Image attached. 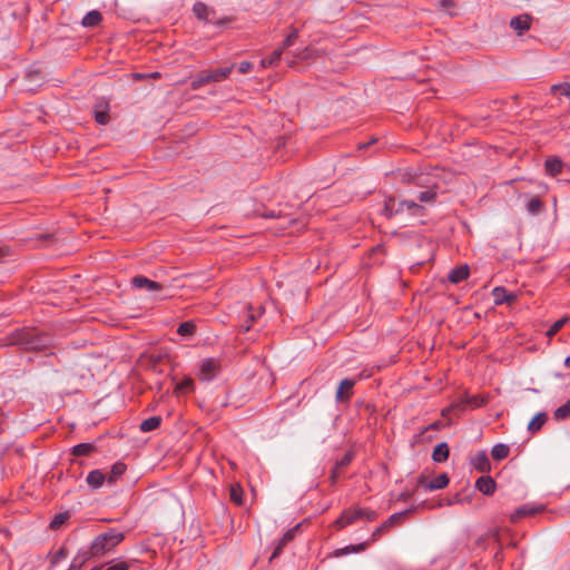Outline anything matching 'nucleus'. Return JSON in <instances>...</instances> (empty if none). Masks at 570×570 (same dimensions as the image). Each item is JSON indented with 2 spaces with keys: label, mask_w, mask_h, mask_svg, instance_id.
Wrapping results in <instances>:
<instances>
[{
  "label": "nucleus",
  "mask_w": 570,
  "mask_h": 570,
  "mask_svg": "<svg viewBox=\"0 0 570 570\" xmlns=\"http://www.w3.org/2000/svg\"><path fill=\"white\" fill-rule=\"evenodd\" d=\"M102 20V16L99 11L92 10L89 11L81 21V24L83 27H96L98 26Z\"/></svg>",
  "instance_id": "nucleus-27"
},
{
  "label": "nucleus",
  "mask_w": 570,
  "mask_h": 570,
  "mask_svg": "<svg viewBox=\"0 0 570 570\" xmlns=\"http://www.w3.org/2000/svg\"><path fill=\"white\" fill-rule=\"evenodd\" d=\"M92 570H98L97 568L92 569Z\"/></svg>",
  "instance_id": "nucleus-60"
},
{
  "label": "nucleus",
  "mask_w": 570,
  "mask_h": 570,
  "mask_svg": "<svg viewBox=\"0 0 570 570\" xmlns=\"http://www.w3.org/2000/svg\"><path fill=\"white\" fill-rule=\"evenodd\" d=\"M542 206V202L538 197H533L527 203V210L531 215H537L541 212Z\"/></svg>",
  "instance_id": "nucleus-38"
},
{
  "label": "nucleus",
  "mask_w": 570,
  "mask_h": 570,
  "mask_svg": "<svg viewBox=\"0 0 570 570\" xmlns=\"http://www.w3.org/2000/svg\"><path fill=\"white\" fill-rule=\"evenodd\" d=\"M222 371L220 360L215 357L204 358L199 363L198 377L204 382H209L215 379Z\"/></svg>",
  "instance_id": "nucleus-7"
},
{
  "label": "nucleus",
  "mask_w": 570,
  "mask_h": 570,
  "mask_svg": "<svg viewBox=\"0 0 570 570\" xmlns=\"http://www.w3.org/2000/svg\"><path fill=\"white\" fill-rule=\"evenodd\" d=\"M354 551V544H351V546H347L343 549H340L335 552L336 556H344V554H348V553H352Z\"/></svg>",
  "instance_id": "nucleus-51"
},
{
  "label": "nucleus",
  "mask_w": 570,
  "mask_h": 570,
  "mask_svg": "<svg viewBox=\"0 0 570 570\" xmlns=\"http://www.w3.org/2000/svg\"><path fill=\"white\" fill-rule=\"evenodd\" d=\"M235 65H230L228 67L213 69V70H202L196 77L193 79L190 87L193 90H198L203 86L210 82H222L229 77L234 69Z\"/></svg>",
  "instance_id": "nucleus-4"
},
{
  "label": "nucleus",
  "mask_w": 570,
  "mask_h": 570,
  "mask_svg": "<svg viewBox=\"0 0 570 570\" xmlns=\"http://www.w3.org/2000/svg\"><path fill=\"white\" fill-rule=\"evenodd\" d=\"M86 481L90 488L99 489L107 481V475L98 469L92 470L88 473Z\"/></svg>",
  "instance_id": "nucleus-19"
},
{
  "label": "nucleus",
  "mask_w": 570,
  "mask_h": 570,
  "mask_svg": "<svg viewBox=\"0 0 570 570\" xmlns=\"http://www.w3.org/2000/svg\"><path fill=\"white\" fill-rule=\"evenodd\" d=\"M469 275L470 271L468 265H460L450 271L448 279L453 284H459L462 281H465L469 277Z\"/></svg>",
  "instance_id": "nucleus-18"
},
{
  "label": "nucleus",
  "mask_w": 570,
  "mask_h": 570,
  "mask_svg": "<svg viewBox=\"0 0 570 570\" xmlns=\"http://www.w3.org/2000/svg\"><path fill=\"white\" fill-rule=\"evenodd\" d=\"M553 416L556 420H564L570 416V400L567 401L563 405L559 406Z\"/></svg>",
  "instance_id": "nucleus-39"
},
{
  "label": "nucleus",
  "mask_w": 570,
  "mask_h": 570,
  "mask_svg": "<svg viewBox=\"0 0 570 570\" xmlns=\"http://www.w3.org/2000/svg\"><path fill=\"white\" fill-rule=\"evenodd\" d=\"M67 556H68L67 549L65 547H61L57 552H55L52 554V557L50 559L51 566H56L59 561L67 558Z\"/></svg>",
  "instance_id": "nucleus-44"
},
{
  "label": "nucleus",
  "mask_w": 570,
  "mask_h": 570,
  "mask_svg": "<svg viewBox=\"0 0 570 570\" xmlns=\"http://www.w3.org/2000/svg\"><path fill=\"white\" fill-rule=\"evenodd\" d=\"M354 551V544H351V546H347L343 549H340L335 552L336 556H344V554H348V553H352Z\"/></svg>",
  "instance_id": "nucleus-50"
},
{
  "label": "nucleus",
  "mask_w": 570,
  "mask_h": 570,
  "mask_svg": "<svg viewBox=\"0 0 570 570\" xmlns=\"http://www.w3.org/2000/svg\"><path fill=\"white\" fill-rule=\"evenodd\" d=\"M564 366L570 368V356L566 357L564 360Z\"/></svg>",
  "instance_id": "nucleus-55"
},
{
  "label": "nucleus",
  "mask_w": 570,
  "mask_h": 570,
  "mask_svg": "<svg viewBox=\"0 0 570 570\" xmlns=\"http://www.w3.org/2000/svg\"><path fill=\"white\" fill-rule=\"evenodd\" d=\"M384 214L387 218H391L395 215H397V209H396V199L393 198V197H390L385 200V204H384Z\"/></svg>",
  "instance_id": "nucleus-36"
},
{
  "label": "nucleus",
  "mask_w": 570,
  "mask_h": 570,
  "mask_svg": "<svg viewBox=\"0 0 570 570\" xmlns=\"http://www.w3.org/2000/svg\"><path fill=\"white\" fill-rule=\"evenodd\" d=\"M356 384V380L344 379L338 384L336 390L335 400L338 403L348 402L353 396V389Z\"/></svg>",
  "instance_id": "nucleus-10"
},
{
  "label": "nucleus",
  "mask_w": 570,
  "mask_h": 570,
  "mask_svg": "<svg viewBox=\"0 0 570 570\" xmlns=\"http://www.w3.org/2000/svg\"><path fill=\"white\" fill-rule=\"evenodd\" d=\"M488 402H489V396H487V395H482V394H478V395H473V396L464 395L463 397H461L460 400L454 402L451 405V407L443 410L442 415L445 416L446 413L451 409L459 410V411H464L466 407L479 409V407L485 405Z\"/></svg>",
  "instance_id": "nucleus-6"
},
{
  "label": "nucleus",
  "mask_w": 570,
  "mask_h": 570,
  "mask_svg": "<svg viewBox=\"0 0 570 570\" xmlns=\"http://www.w3.org/2000/svg\"><path fill=\"white\" fill-rule=\"evenodd\" d=\"M193 12L194 14L199 19V20H204L206 22H212V23H216V24H224L226 22L229 21V19L227 18H224V19H220V20H217L215 21L213 16H214V10L209 9L205 3L203 2H196L193 7Z\"/></svg>",
  "instance_id": "nucleus-9"
},
{
  "label": "nucleus",
  "mask_w": 570,
  "mask_h": 570,
  "mask_svg": "<svg viewBox=\"0 0 570 570\" xmlns=\"http://www.w3.org/2000/svg\"><path fill=\"white\" fill-rule=\"evenodd\" d=\"M176 390L179 393L187 394L194 390V381L187 377L177 384Z\"/></svg>",
  "instance_id": "nucleus-41"
},
{
  "label": "nucleus",
  "mask_w": 570,
  "mask_h": 570,
  "mask_svg": "<svg viewBox=\"0 0 570 570\" xmlns=\"http://www.w3.org/2000/svg\"><path fill=\"white\" fill-rule=\"evenodd\" d=\"M6 254V250L3 248H0V257H3Z\"/></svg>",
  "instance_id": "nucleus-59"
},
{
  "label": "nucleus",
  "mask_w": 570,
  "mask_h": 570,
  "mask_svg": "<svg viewBox=\"0 0 570 570\" xmlns=\"http://www.w3.org/2000/svg\"><path fill=\"white\" fill-rule=\"evenodd\" d=\"M449 482L450 479L446 473H441L433 480H428L424 475H421L417 480V487L423 488L424 490L434 491L444 489Z\"/></svg>",
  "instance_id": "nucleus-8"
},
{
  "label": "nucleus",
  "mask_w": 570,
  "mask_h": 570,
  "mask_svg": "<svg viewBox=\"0 0 570 570\" xmlns=\"http://www.w3.org/2000/svg\"><path fill=\"white\" fill-rule=\"evenodd\" d=\"M492 296L495 305H501L503 303L512 304L517 299V295L508 292L503 286L494 287Z\"/></svg>",
  "instance_id": "nucleus-14"
},
{
  "label": "nucleus",
  "mask_w": 570,
  "mask_h": 570,
  "mask_svg": "<svg viewBox=\"0 0 570 570\" xmlns=\"http://www.w3.org/2000/svg\"><path fill=\"white\" fill-rule=\"evenodd\" d=\"M126 470H127V466H126L125 463L116 462L111 466L109 473L106 474L107 475V482L109 484L116 483L125 474Z\"/></svg>",
  "instance_id": "nucleus-21"
},
{
  "label": "nucleus",
  "mask_w": 570,
  "mask_h": 570,
  "mask_svg": "<svg viewBox=\"0 0 570 570\" xmlns=\"http://www.w3.org/2000/svg\"><path fill=\"white\" fill-rule=\"evenodd\" d=\"M95 120L99 125H107L110 120L109 117V102L105 99L97 101L94 108Z\"/></svg>",
  "instance_id": "nucleus-13"
},
{
  "label": "nucleus",
  "mask_w": 570,
  "mask_h": 570,
  "mask_svg": "<svg viewBox=\"0 0 570 570\" xmlns=\"http://www.w3.org/2000/svg\"><path fill=\"white\" fill-rule=\"evenodd\" d=\"M449 446L445 442L439 443L432 453V459L434 462L441 463L448 460L449 458Z\"/></svg>",
  "instance_id": "nucleus-23"
},
{
  "label": "nucleus",
  "mask_w": 570,
  "mask_h": 570,
  "mask_svg": "<svg viewBox=\"0 0 570 570\" xmlns=\"http://www.w3.org/2000/svg\"><path fill=\"white\" fill-rule=\"evenodd\" d=\"M374 141H375V139H373V140H372V141H370V142H366V144H360V145H358V148H360V149H364V148L368 147V146H370L372 142H374Z\"/></svg>",
  "instance_id": "nucleus-54"
},
{
  "label": "nucleus",
  "mask_w": 570,
  "mask_h": 570,
  "mask_svg": "<svg viewBox=\"0 0 570 570\" xmlns=\"http://www.w3.org/2000/svg\"><path fill=\"white\" fill-rule=\"evenodd\" d=\"M440 6L442 9L449 11L455 7L454 0H440Z\"/></svg>",
  "instance_id": "nucleus-49"
},
{
  "label": "nucleus",
  "mask_w": 570,
  "mask_h": 570,
  "mask_svg": "<svg viewBox=\"0 0 570 570\" xmlns=\"http://www.w3.org/2000/svg\"><path fill=\"white\" fill-rule=\"evenodd\" d=\"M532 18L529 14L518 16L511 19L510 27L515 30L519 35L529 30L531 27Z\"/></svg>",
  "instance_id": "nucleus-16"
},
{
  "label": "nucleus",
  "mask_w": 570,
  "mask_h": 570,
  "mask_svg": "<svg viewBox=\"0 0 570 570\" xmlns=\"http://www.w3.org/2000/svg\"><path fill=\"white\" fill-rule=\"evenodd\" d=\"M563 168V163L558 157H549L546 159L544 169L546 173L550 176H557L561 174Z\"/></svg>",
  "instance_id": "nucleus-20"
},
{
  "label": "nucleus",
  "mask_w": 570,
  "mask_h": 570,
  "mask_svg": "<svg viewBox=\"0 0 570 570\" xmlns=\"http://www.w3.org/2000/svg\"><path fill=\"white\" fill-rule=\"evenodd\" d=\"M145 77H147V75H142V73H136V75H135V78H136V79H142V78H145Z\"/></svg>",
  "instance_id": "nucleus-56"
},
{
  "label": "nucleus",
  "mask_w": 570,
  "mask_h": 570,
  "mask_svg": "<svg viewBox=\"0 0 570 570\" xmlns=\"http://www.w3.org/2000/svg\"><path fill=\"white\" fill-rule=\"evenodd\" d=\"M131 563L129 561H117L116 563L110 564L106 570H129Z\"/></svg>",
  "instance_id": "nucleus-46"
},
{
  "label": "nucleus",
  "mask_w": 570,
  "mask_h": 570,
  "mask_svg": "<svg viewBox=\"0 0 570 570\" xmlns=\"http://www.w3.org/2000/svg\"><path fill=\"white\" fill-rule=\"evenodd\" d=\"M283 49L274 50L271 56L265 57L261 60V65L263 68H268L277 65L282 58Z\"/></svg>",
  "instance_id": "nucleus-29"
},
{
  "label": "nucleus",
  "mask_w": 570,
  "mask_h": 570,
  "mask_svg": "<svg viewBox=\"0 0 570 570\" xmlns=\"http://www.w3.org/2000/svg\"><path fill=\"white\" fill-rule=\"evenodd\" d=\"M95 451L96 446L92 443H79L71 449L75 456H88Z\"/></svg>",
  "instance_id": "nucleus-25"
},
{
  "label": "nucleus",
  "mask_w": 570,
  "mask_h": 570,
  "mask_svg": "<svg viewBox=\"0 0 570 570\" xmlns=\"http://www.w3.org/2000/svg\"><path fill=\"white\" fill-rule=\"evenodd\" d=\"M471 462H472L473 468L481 473H487V472H490V470H491V463H490V460H489L485 451L478 452L472 458Z\"/></svg>",
  "instance_id": "nucleus-15"
},
{
  "label": "nucleus",
  "mask_w": 570,
  "mask_h": 570,
  "mask_svg": "<svg viewBox=\"0 0 570 570\" xmlns=\"http://www.w3.org/2000/svg\"><path fill=\"white\" fill-rule=\"evenodd\" d=\"M370 543H371V540L367 541V542H362L360 544H354V551L353 552L357 553V552L364 551L368 547Z\"/></svg>",
  "instance_id": "nucleus-52"
},
{
  "label": "nucleus",
  "mask_w": 570,
  "mask_h": 570,
  "mask_svg": "<svg viewBox=\"0 0 570 570\" xmlns=\"http://www.w3.org/2000/svg\"><path fill=\"white\" fill-rule=\"evenodd\" d=\"M548 420V416L546 413H538L529 423L528 425V430L532 433H535L538 432L539 430H541V428L543 426V424L547 422Z\"/></svg>",
  "instance_id": "nucleus-30"
},
{
  "label": "nucleus",
  "mask_w": 570,
  "mask_h": 570,
  "mask_svg": "<svg viewBox=\"0 0 570 570\" xmlns=\"http://www.w3.org/2000/svg\"><path fill=\"white\" fill-rule=\"evenodd\" d=\"M538 512L537 508L530 505H522L518 508L510 517L511 522H517L522 518L534 515Z\"/></svg>",
  "instance_id": "nucleus-24"
},
{
  "label": "nucleus",
  "mask_w": 570,
  "mask_h": 570,
  "mask_svg": "<svg viewBox=\"0 0 570 570\" xmlns=\"http://www.w3.org/2000/svg\"><path fill=\"white\" fill-rule=\"evenodd\" d=\"M475 488L485 495L494 493L497 484L490 475L480 476L475 482Z\"/></svg>",
  "instance_id": "nucleus-17"
},
{
  "label": "nucleus",
  "mask_w": 570,
  "mask_h": 570,
  "mask_svg": "<svg viewBox=\"0 0 570 570\" xmlns=\"http://www.w3.org/2000/svg\"><path fill=\"white\" fill-rule=\"evenodd\" d=\"M161 423L160 416H150L140 423L141 432H150L156 430Z\"/></svg>",
  "instance_id": "nucleus-31"
},
{
  "label": "nucleus",
  "mask_w": 570,
  "mask_h": 570,
  "mask_svg": "<svg viewBox=\"0 0 570 570\" xmlns=\"http://www.w3.org/2000/svg\"><path fill=\"white\" fill-rule=\"evenodd\" d=\"M413 511V509H407L402 512H397L389 517L381 525H379L371 535V542L377 541L384 533L390 531L397 524H401L404 519Z\"/></svg>",
  "instance_id": "nucleus-5"
},
{
  "label": "nucleus",
  "mask_w": 570,
  "mask_h": 570,
  "mask_svg": "<svg viewBox=\"0 0 570 570\" xmlns=\"http://www.w3.org/2000/svg\"><path fill=\"white\" fill-rule=\"evenodd\" d=\"M353 460V453L352 452H346L341 460H338L336 463H335V466L340 468L341 470H343L344 468L348 466L351 464Z\"/></svg>",
  "instance_id": "nucleus-45"
},
{
  "label": "nucleus",
  "mask_w": 570,
  "mask_h": 570,
  "mask_svg": "<svg viewBox=\"0 0 570 570\" xmlns=\"http://www.w3.org/2000/svg\"><path fill=\"white\" fill-rule=\"evenodd\" d=\"M405 209L413 216H423L424 207L413 200H405Z\"/></svg>",
  "instance_id": "nucleus-37"
},
{
  "label": "nucleus",
  "mask_w": 570,
  "mask_h": 570,
  "mask_svg": "<svg viewBox=\"0 0 570 570\" xmlns=\"http://www.w3.org/2000/svg\"><path fill=\"white\" fill-rule=\"evenodd\" d=\"M341 473H342V470L334 465V468L331 471V476H330V481H331L332 485L336 484V482L338 481V479L341 476Z\"/></svg>",
  "instance_id": "nucleus-47"
},
{
  "label": "nucleus",
  "mask_w": 570,
  "mask_h": 570,
  "mask_svg": "<svg viewBox=\"0 0 570 570\" xmlns=\"http://www.w3.org/2000/svg\"><path fill=\"white\" fill-rule=\"evenodd\" d=\"M436 428H438V423H433L429 428H426V430H429V429H436Z\"/></svg>",
  "instance_id": "nucleus-58"
},
{
  "label": "nucleus",
  "mask_w": 570,
  "mask_h": 570,
  "mask_svg": "<svg viewBox=\"0 0 570 570\" xmlns=\"http://www.w3.org/2000/svg\"><path fill=\"white\" fill-rule=\"evenodd\" d=\"M436 198V191L434 188H429L424 191L419 193L417 199L421 203H433Z\"/></svg>",
  "instance_id": "nucleus-40"
},
{
  "label": "nucleus",
  "mask_w": 570,
  "mask_h": 570,
  "mask_svg": "<svg viewBox=\"0 0 570 570\" xmlns=\"http://www.w3.org/2000/svg\"><path fill=\"white\" fill-rule=\"evenodd\" d=\"M551 95L558 97L559 99L561 97H564L568 99V105L570 107V82H562V83H556L552 85L550 88Z\"/></svg>",
  "instance_id": "nucleus-22"
},
{
  "label": "nucleus",
  "mask_w": 570,
  "mask_h": 570,
  "mask_svg": "<svg viewBox=\"0 0 570 570\" xmlns=\"http://www.w3.org/2000/svg\"><path fill=\"white\" fill-rule=\"evenodd\" d=\"M405 200L396 202L397 214L403 213L405 210Z\"/></svg>",
  "instance_id": "nucleus-53"
},
{
  "label": "nucleus",
  "mask_w": 570,
  "mask_h": 570,
  "mask_svg": "<svg viewBox=\"0 0 570 570\" xmlns=\"http://www.w3.org/2000/svg\"><path fill=\"white\" fill-rule=\"evenodd\" d=\"M68 519L67 513H58L53 517V519L50 522V529L56 530L60 528Z\"/></svg>",
  "instance_id": "nucleus-42"
},
{
  "label": "nucleus",
  "mask_w": 570,
  "mask_h": 570,
  "mask_svg": "<svg viewBox=\"0 0 570 570\" xmlns=\"http://www.w3.org/2000/svg\"><path fill=\"white\" fill-rule=\"evenodd\" d=\"M91 559L87 550L80 551L71 561L68 570H81L83 564Z\"/></svg>",
  "instance_id": "nucleus-26"
},
{
  "label": "nucleus",
  "mask_w": 570,
  "mask_h": 570,
  "mask_svg": "<svg viewBox=\"0 0 570 570\" xmlns=\"http://www.w3.org/2000/svg\"><path fill=\"white\" fill-rule=\"evenodd\" d=\"M569 321V317L564 316L558 321H556L547 331V336L549 338L553 337Z\"/></svg>",
  "instance_id": "nucleus-35"
},
{
  "label": "nucleus",
  "mask_w": 570,
  "mask_h": 570,
  "mask_svg": "<svg viewBox=\"0 0 570 570\" xmlns=\"http://www.w3.org/2000/svg\"><path fill=\"white\" fill-rule=\"evenodd\" d=\"M299 524L294 528L287 530L283 537L277 541L275 549L269 558V562L274 559L278 558L283 551V549L294 539L296 531L298 530Z\"/></svg>",
  "instance_id": "nucleus-12"
},
{
  "label": "nucleus",
  "mask_w": 570,
  "mask_h": 570,
  "mask_svg": "<svg viewBox=\"0 0 570 570\" xmlns=\"http://www.w3.org/2000/svg\"><path fill=\"white\" fill-rule=\"evenodd\" d=\"M10 344L18 345L26 351H43L52 346V337L36 328H23L11 334Z\"/></svg>",
  "instance_id": "nucleus-1"
},
{
  "label": "nucleus",
  "mask_w": 570,
  "mask_h": 570,
  "mask_svg": "<svg viewBox=\"0 0 570 570\" xmlns=\"http://www.w3.org/2000/svg\"><path fill=\"white\" fill-rule=\"evenodd\" d=\"M313 57V49L306 47L298 51L293 59L286 57L288 66H294L297 61L308 60Z\"/></svg>",
  "instance_id": "nucleus-32"
},
{
  "label": "nucleus",
  "mask_w": 570,
  "mask_h": 570,
  "mask_svg": "<svg viewBox=\"0 0 570 570\" xmlns=\"http://www.w3.org/2000/svg\"><path fill=\"white\" fill-rule=\"evenodd\" d=\"M297 37H298V31H297L296 29H293V30L287 35V37L285 38V40L283 41V46H282V48H281V49H283V50H284V49H286V48L292 47V46L295 43V41H296Z\"/></svg>",
  "instance_id": "nucleus-43"
},
{
  "label": "nucleus",
  "mask_w": 570,
  "mask_h": 570,
  "mask_svg": "<svg viewBox=\"0 0 570 570\" xmlns=\"http://www.w3.org/2000/svg\"><path fill=\"white\" fill-rule=\"evenodd\" d=\"M131 284L136 288L146 289L148 292H160L164 288L163 284L151 281L142 275L132 277Z\"/></svg>",
  "instance_id": "nucleus-11"
},
{
  "label": "nucleus",
  "mask_w": 570,
  "mask_h": 570,
  "mask_svg": "<svg viewBox=\"0 0 570 570\" xmlns=\"http://www.w3.org/2000/svg\"><path fill=\"white\" fill-rule=\"evenodd\" d=\"M379 514L376 511L361 508L358 505L351 507L344 510L341 515L333 522V527L336 530H342L347 525L355 523L358 520H365L368 522L375 521Z\"/></svg>",
  "instance_id": "nucleus-3"
},
{
  "label": "nucleus",
  "mask_w": 570,
  "mask_h": 570,
  "mask_svg": "<svg viewBox=\"0 0 570 570\" xmlns=\"http://www.w3.org/2000/svg\"><path fill=\"white\" fill-rule=\"evenodd\" d=\"M148 77L157 78V77H159V73L158 72H153V73L148 75Z\"/></svg>",
  "instance_id": "nucleus-57"
},
{
  "label": "nucleus",
  "mask_w": 570,
  "mask_h": 570,
  "mask_svg": "<svg viewBox=\"0 0 570 570\" xmlns=\"http://www.w3.org/2000/svg\"><path fill=\"white\" fill-rule=\"evenodd\" d=\"M196 332L195 323L188 321L179 324L177 333L181 336H190Z\"/></svg>",
  "instance_id": "nucleus-34"
},
{
  "label": "nucleus",
  "mask_w": 570,
  "mask_h": 570,
  "mask_svg": "<svg viewBox=\"0 0 570 570\" xmlns=\"http://www.w3.org/2000/svg\"><path fill=\"white\" fill-rule=\"evenodd\" d=\"M229 498H230V501L234 502L236 505H243L244 499H243V489L240 488V485L235 484V485L230 487Z\"/></svg>",
  "instance_id": "nucleus-33"
},
{
  "label": "nucleus",
  "mask_w": 570,
  "mask_h": 570,
  "mask_svg": "<svg viewBox=\"0 0 570 570\" xmlns=\"http://www.w3.org/2000/svg\"><path fill=\"white\" fill-rule=\"evenodd\" d=\"M124 539L122 532L109 529L107 532L97 535L87 551L91 558H99L111 552Z\"/></svg>",
  "instance_id": "nucleus-2"
},
{
  "label": "nucleus",
  "mask_w": 570,
  "mask_h": 570,
  "mask_svg": "<svg viewBox=\"0 0 570 570\" xmlns=\"http://www.w3.org/2000/svg\"><path fill=\"white\" fill-rule=\"evenodd\" d=\"M252 68H253L252 62H249V61H243V62H240V63H239V66H238V71H239L240 73H247V72H249V71L252 70Z\"/></svg>",
  "instance_id": "nucleus-48"
},
{
  "label": "nucleus",
  "mask_w": 570,
  "mask_h": 570,
  "mask_svg": "<svg viewBox=\"0 0 570 570\" xmlns=\"http://www.w3.org/2000/svg\"><path fill=\"white\" fill-rule=\"evenodd\" d=\"M510 448L507 444L499 443L495 444L491 450V455L493 460L501 461L509 456Z\"/></svg>",
  "instance_id": "nucleus-28"
}]
</instances>
